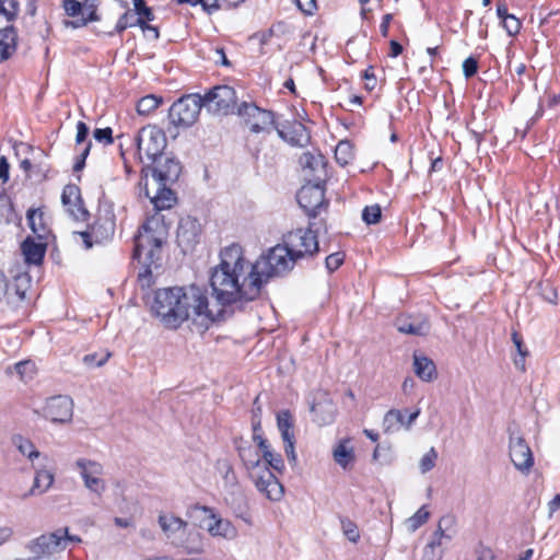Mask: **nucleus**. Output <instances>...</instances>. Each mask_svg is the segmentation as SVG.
Segmentation results:
<instances>
[{
	"label": "nucleus",
	"mask_w": 560,
	"mask_h": 560,
	"mask_svg": "<svg viewBox=\"0 0 560 560\" xmlns=\"http://www.w3.org/2000/svg\"><path fill=\"white\" fill-rule=\"evenodd\" d=\"M210 285L215 304L223 310L254 301L261 292L253 262L244 257L243 248L237 244L221 250L220 262L211 272Z\"/></svg>",
	"instance_id": "nucleus-1"
},
{
	"label": "nucleus",
	"mask_w": 560,
	"mask_h": 560,
	"mask_svg": "<svg viewBox=\"0 0 560 560\" xmlns=\"http://www.w3.org/2000/svg\"><path fill=\"white\" fill-rule=\"evenodd\" d=\"M167 228L159 215L145 221L135 237L133 258L142 265L139 271L138 282L141 288L152 284V267H160L163 244L167 238Z\"/></svg>",
	"instance_id": "nucleus-2"
},
{
	"label": "nucleus",
	"mask_w": 560,
	"mask_h": 560,
	"mask_svg": "<svg viewBox=\"0 0 560 560\" xmlns=\"http://www.w3.org/2000/svg\"><path fill=\"white\" fill-rule=\"evenodd\" d=\"M154 167H143L140 189L156 210L170 209L176 201L171 185L174 184L182 172L178 161L170 156H159Z\"/></svg>",
	"instance_id": "nucleus-3"
},
{
	"label": "nucleus",
	"mask_w": 560,
	"mask_h": 560,
	"mask_svg": "<svg viewBox=\"0 0 560 560\" xmlns=\"http://www.w3.org/2000/svg\"><path fill=\"white\" fill-rule=\"evenodd\" d=\"M159 527L165 540L188 555L205 552V537L194 529L187 521L171 512H161L158 516Z\"/></svg>",
	"instance_id": "nucleus-4"
},
{
	"label": "nucleus",
	"mask_w": 560,
	"mask_h": 560,
	"mask_svg": "<svg viewBox=\"0 0 560 560\" xmlns=\"http://www.w3.org/2000/svg\"><path fill=\"white\" fill-rule=\"evenodd\" d=\"M238 455L257 491L270 501H280L284 492L283 486L268 469L267 464L262 463L260 452L253 446H242Z\"/></svg>",
	"instance_id": "nucleus-5"
},
{
	"label": "nucleus",
	"mask_w": 560,
	"mask_h": 560,
	"mask_svg": "<svg viewBox=\"0 0 560 560\" xmlns=\"http://www.w3.org/2000/svg\"><path fill=\"white\" fill-rule=\"evenodd\" d=\"M184 322L202 329H208L217 320L224 318L225 311L215 303H210L206 289L198 285L184 287Z\"/></svg>",
	"instance_id": "nucleus-6"
},
{
	"label": "nucleus",
	"mask_w": 560,
	"mask_h": 560,
	"mask_svg": "<svg viewBox=\"0 0 560 560\" xmlns=\"http://www.w3.org/2000/svg\"><path fill=\"white\" fill-rule=\"evenodd\" d=\"M184 287L159 289L151 304V312L170 329H176L184 323Z\"/></svg>",
	"instance_id": "nucleus-7"
},
{
	"label": "nucleus",
	"mask_w": 560,
	"mask_h": 560,
	"mask_svg": "<svg viewBox=\"0 0 560 560\" xmlns=\"http://www.w3.org/2000/svg\"><path fill=\"white\" fill-rule=\"evenodd\" d=\"M299 259L285 243L272 247L267 255L253 262L260 287L262 288L269 278L290 271Z\"/></svg>",
	"instance_id": "nucleus-8"
},
{
	"label": "nucleus",
	"mask_w": 560,
	"mask_h": 560,
	"mask_svg": "<svg viewBox=\"0 0 560 560\" xmlns=\"http://www.w3.org/2000/svg\"><path fill=\"white\" fill-rule=\"evenodd\" d=\"M135 143L140 161L144 162L145 159L149 163H152L162 155L167 140L160 127L148 125L139 130L135 138Z\"/></svg>",
	"instance_id": "nucleus-9"
},
{
	"label": "nucleus",
	"mask_w": 560,
	"mask_h": 560,
	"mask_svg": "<svg viewBox=\"0 0 560 560\" xmlns=\"http://www.w3.org/2000/svg\"><path fill=\"white\" fill-rule=\"evenodd\" d=\"M201 107L203 102L200 94L185 95L170 107V121L176 127L188 128L198 120Z\"/></svg>",
	"instance_id": "nucleus-10"
},
{
	"label": "nucleus",
	"mask_w": 560,
	"mask_h": 560,
	"mask_svg": "<svg viewBox=\"0 0 560 560\" xmlns=\"http://www.w3.org/2000/svg\"><path fill=\"white\" fill-rule=\"evenodd\" d=\"M81 542V538L75 535H70L68 528H58L57 530L44 534L28 544V549L32 553H57L65 549L70 544Z\"/></svg>",
	"instance_id": "nucleus-11"
},
{
	"label": "nucleus",
	"mask_w": 560,
	"mask_h": 560,
	"mask_svg": "<svg viewBox=\"0 0 560 560\" xmlns=\"http://www.w3.org/2000/svg\"><path fill=\"white\" fill-rule=\"evenodd\" d=\"M30 288L31 277L26 272L14 276L11 282L0 272V302L7 303L10 307H20Z\"/></svg>",
	"instance_id": "nucleus-12"
},
{
	"label": "nucleus",
	"mask_w": 560,
	"mask_h": 560,
	"mask_svg": "<svg viewBox=\"0 0 560 560\" xmlns=\"http://www.w3.org/2000/svg\"><path fill=\"white\" fill-rule=\"evenodd\" d=\"M236 93L229 85H218L202 96L203 107L213 114H229L236 106Z\"/></svg>",
	"instance_id": "nucleus-13"
},
{
	"label": "nucleus",
	"mask_w": 560,
	"mask_h": 560,
	"mask_svg": "<svg viewBox=\"0 0 560 560\" xmlns=\"http://www.w3.org/2000/svg\"><path fill=\"white\" fill-rule=\"evenodd\" d=\"M223 492L224 501L232 509L234 515L247 525H252V517L243 512L246 497L235 474H230L229 477L223 479Z\"/></svg>",
	"instance_id": "nucleus-14"
},
{
	"label": "nucleus",
	"mask_w": 560,
	"mask_h": 560,
	"mask_svg": "<svg viewBox=\"0 0 560 560\" xmlns=\"http://www.w3.org/2000/svg\"><path fill=\"white\" fill-rule=\"evenodd\" d=\"M284 243L295 257L305 258L318 250V242L311 229H296L285 235Z\"/></svg>",
	"instance_id": "nucleus-15"
},
{
	"label": "nucleus",
	"mask_w": 560,
	"mask_h": 560,
	"mask_svg": "<svg viewBox=\"0 0 560 560\" xmlns=\"http://www.w3.org/2000/svg\"><path fill=\"white\" fill-rule=\"evenodd\" d=\"M203 513L207 514L208 523L206 530L213 538H221L228 541H233L238 538L237 527L229 518H223L212 508L200 506Z\"/></svg>",
	"instance_id": "nucleus-16"
},
{
	"label": "nucleus",
	"mask_w": 560,
	"mask_h": 560,
	"mask_svg": "<svg viewBox=\"0 0 560 560\" xmlns=\"http://www.w3.org/2000/svg\"><path fill=\"white\" fill-rule=\"evenodd\" d=\"M42 416L52 423L70 422L73 416V401L66 395L52 396L46 400Z\"/></svg>",
	"instance_id": "nucleus-17"
},
{
	"label": "nucleus",
	"mask_w": 560,
	"mask_h": 560,
	"mask_svg": "<svg viewBox=\"0 0 560 560\" xmlns=\"http://www.w3.org/2000/svg\"><path fill=\"white\" fill-rule=\"evenodd\" d=\"M238 115L244 118L245 125L254 133L267 132L273 125L272 113L254 104H242L238 108Z\"/></svg>",
	"instance_id": "nucleus-18"
},
{
	"label": "nucleus",
	"mask_w": 560,
	"mask_h": 560,
	"mask_svg": "<svg viewBox=\"0 0 560 560\" xmlns=\"http://www.w3.org/2000/svg\"><path fill=\"white\" fill-rule=\"evenodd\" d=\"M510 457L514 467L521 472L527 474L534 465L532 450L522 435L510 431Z\"/></svg>",
	"instance_id": "nucleus-19"
},
{
	"label": "nucleus",
	"mask_w": 560,
	"mask_h": 560,
	"mask_svg": "<svg viewBox=\"0 0 560 560\" xmlns=\"http://www.w3.org/2000/svg\"><path fill=\"white\" fill-rule=\"evenodd\" d=\"M455 535L456 529L454 517L448 515L441 517L433 534L432 540L424 549V558L427 560H439L440 555L438 557L434 556L435 548H440L443 545L450 542Z\"/></svg>",
	"instance_id": "nucleus-20"
},
{
	"label": "nucleus",
	"mask_w": 560,
	"mask_h": 560,
	"mask_svg": "<svg viewBox=\"0 0 560 560\" xmlns=\"http://www.w3.org/2000/svg\"><path fill=\"white\" fill-rule=\"evenodd\" d=\"M298 202L310 217H316L326 206L324 189L318 184L304 185L298 192Z\"/></svg>",
	"instance_id": "nucleus-21"
},
{
	"label": "nucleus",
	"mask_w": 560,
	"mask_h": 560,
	"mask_svg": "<svg viewBox=\"0 0 560 560\" xmlns=\"http://www.w3.org/2000/svg\"><path fill=\"white\" fill-rule=\"evenodd\" d=\"M276 129L279 137L291 145L305 147L311 140L310 132L300 121L285 122Z\"/></svg>",
	"instance_id": "nucleus-22"
},
{
	"label": "nucleus",
	"mask_w": 560,
	"mask_h": 560,
	"mask_svg": "<svg viewBox=\"0 0 560 560\" xmlns=\"http://www.w3.org/2000/svg\"><path fill=\"white\" fill-rule=\"evenodd\" d=\"M277 425L284 443V452L290 463H296V454L294 452V435L291 432L293 421L289 411H280L277 415Z\"/></svg>",
	"instance_id": "nucleus-23"
},
{
	"label": "nucleus",
	"mask_w": 560,
	"mask_h": 560,
	"mask_svg": "<svg viewBox=\"0 0 560 560\" xmlns=\"http://www.w3.org/2000/svg\"><path fill=\"white\" fill-rule=\"evenodd\" d=\"M199 234L200 224L196 219L186 217L179 221L177 228V241L180 246L185 248L191 247L196 243Z\"/></svg>",
	"instance_id": "nucleus-24"
},
{
	"label": "nucleus",
	"mask_w": 560,
	"mask_h": 560,
	"mask_svg": "<svg viewBox=\"0 0 560 560\" xmlns=\"http://www.w3.org/2000/svg\"><path fill=\"white\" fill-rule=\"evenodd\" d=\"M61 201L66 211L75 220L85 215V210L81 206L79 188L74 185H67L61 195Z\"/></svg>",
	"instance_id": "nucleus-25"
},
{
	"label": "nucleus",
	"mask_w": 560,
	"mask_h": 560,
	"mask_svg": "<svg viewBox=\"0 0 560 560\" xmlns=\"http://www.w3.org/2000/svg\"><path fill=\"white\" fill-rule=\"evenodd\" d=\"M46 462L43 460L40 465L33 464L35 469L33 486L24 498L45 493L52 486L55 477L50 470L45 468Z\"/></svg>",
	"instance_id": "nucleus-26"
},
{
	"label": "nucleus",
	"mask_w": 560,
	"mask_h": 560,
	"mask_svg": "<svg viewBox=\"0 0 560 560\" xmlns=\"http://www.w3.org/2000/svg\"><path fill=\"white\" fill-rule=\"evenodd\" d=\"M398 331L402 334L423 336L428 334L430 325L424 317H400L396 322Z\"/></svg>",
	"instance_id": "nucleus-27"
},
{
	"label": "nucleus",
	"mask_w": 560,
	"mask_h": 560,
	"mask_svg": "<svg viewBox=\"0 0 560 560\" xmlns=\"http://www.w3.org/2000/svg\"><path fill=\"white\" fill-rule=\"evenodd\" d=\"M73 468L78 471L82 482L88 480V478H95L97 476L105 475L103 464L86 457L77 458L73 463Z\"/></svg>",
	"instance_id": "nucleus-28"
},
{
	"label": "nucleus",
	"mask_w": 560,
	"mask_h": 560,
	"mask_svg": "<svg viewBox=\"0 0 560 560\" xmlns=\"http://www.w3.org/2000/svg\"><path fill=\"white\" fill-rule=\"evenodd\" d=\"M300 164L304 170H308L316 179L325 175L326 161L319 152H304L300 158Z\"/></svg>",
	"instance_id": "nucleus-29"
},
{
	"label": "nucleus",
	"mask_w": 560,
	"mask_h": 560,
	"mask_svg": "<svg viewBox=\"0 0 560 560\" xmlns=\"http://www.w3.org/2000/svg\"><path fill=\"white\" fill-rule=\"evenodd\" d=\"M21 249L27 264L39 265L46 253V243L35 242L27 237L22 243Z\"/></svg>",
	"instance_id": "nucleus-30"
},
{
	"label": "nucleus",
	"mask_w": 560,
	"mask_h": 560,
	"mask_svg": "<svg viewBox=\"0 0 560 560\" xmlns=\"http://www.w3.org/2000/svg\"><path fill=\"white\" fill-rule=\"evenodd\" d=\"M28 226L38 240H46L49 230L42 209H30L26 214Z\"/></svg>",
	"instance_id": "nucleus-31"
},
{
	"label": "nucleus",
	"mask_w": 560,
	"mask_h": 560,
	"mask_svg": "<svg viewBox=\"0 0 560 560\" xmlns=\"http://www.w3.org/2000/svg\"><path fill=\"white\" fill-rule=\"evenodd\" d=\"M334 460L343 469H348L354 463V450L350 445V440H341L332 450Z\"/></svg>",
	"instance_id": "nucleus-32"
},
{
	"label": "nucleus",
	"mask_w": 560,
	"mask_h": 560,
	"mask_svg": "<svg viewBox=\"0 0 560 560\" xmlns=\"http://www.w3.org/2000/svg\"><path fill=\"white\" fill-rule=\"evenodd\" d=\"M16 48V33L12 26L0 30V61L10 58Z\"/></svg>",
	"instance_id": "nucleus-33"
},
{
	"label": "nucleus",
	"mask_w": 560,
	"mask_h": 560,
	"mask_svg": "<svg viewBox=\"0 0 560 560\" xmlns=\"http://www.w3.org/2000/svg\"><path fill=\"white\" fill-rule=\"evenodd\" d=\"M133 7L137 14L139 15L137 23L141 26L142 31L149 32L153 39L159 38L158 28L155 26L148 25L142 21V19H145L147 21H152L154 19L151 9L145 5L143 0H133Z\"/></svg>",
	"instance_id": "nucleus-34"
},
{
	"label": "nucleus",
	"mask_w": 560,
	"mask_h": 560,
	"mask_svg": "<svg viewBox=\"0 0 560 560\" xmlns=\"http://www.w3.org/2000/svg\"><path fill=\"white\" fill-rule=\"evenodd\" d=\"M12 441L19 452L32 462V465L35 464V460L39 458L42 460H47V456H42L31 440L22 435H15L13 436Z\"/></svg>",
	"instance_id": "nucleus-35"
},
{
	"label": "nucleus",
	"mask_w": 560,
	"mask_h": 560,
	"mask_svg": "<svg viewBox=\"0 0 560 560\" xmlns=\"http://www.w3.org/2000/svg\"><path fill=\"white\" fill-rule=\"evenodd\" d=\"M413 369L417 376L424 382H430L435 373L433 361L417 353L413 354Z\"/></svg>",
	"instance_id": "nucleus-36"
},
{
	"label": "nucleus",
	"mask_w": 560,
	"mask_h": 560,
	"mask_svg": "<svg viewBox=\"0 0 560 560\" xmlns=\"http://www.w3.org/2000/svg\"><path fill=\"white\" fill-rule=\"evenodd\" d=\"M311 411L314 413L315 420L319 424H327L334 420V406L330 401L325 404L314 402L311 407Z\"/></svg>",
	"instance_id": "nucleus-37"
},
{
	"label": "nucleus",
	"mask_w": 560,
	"mask_h": 560,
	"mask_svg": "<svg viewBox=\"0 0 560 560\" xmlns=\"http://www.w3.org/2000/svg\"><path fill=\"white\" fill-rule=\"evenodd\" d=\"M83 486L90 493H92L97 499H101L107 491V482L104 479V476L88 478V480L83 481Z\"/></svg>",
	"instance_id": "nucleus-38"
},
{
	"label": "nucleus",
	"mask_w": 560,
	"mask_h": 560,
	"mask_svg": "<svg viewBox=\"0 0 560 560\" xmlns=\"http://www.w3.org/2000/svg\"><path fill=\"white\" fill-rule=\"evenodd\" d=\"M162 103V98L150 94L140 98L137 103V112L139 115H150Z\"/></svg>",
	"instance_id": "nucleus-39"
},
{
	"label": "nucleus",
	"mask_w": 560,
	"mask_h": 560,
	"mask_svg": "<svg viewBox=\"0 0 560 560\" xmlns=\"http://www.w3.org/2000/svg\"><path fill=\"white\" fill-rule=\"evenodd\" d=\"M430 513L425 506H421L412 516L406 520L405 525L408 532L413 533L429 520Z\"/></svg>",
	"instance_id": "nucleus-40"
},
{
	"label": "nucleus",
	"mask_w": 560,
	"mask_h": 560,
	"mask_svg": "<svg viewBox=\"0 0 560 560\" xmlns=\"http://www.w3.org/2000/svg\"><path fill=\"white\" fill-rule=\"evenodd\" d=\"M336 161L340 165H347L353 159V149L349 141H340L335 149Z\"/></svg>",
	"instance_id": "nucleus-41"
},
{
	"label": "nucleus",
	"mask_w": 560,
	"mask_h": 560,
	"mask_svg": "<svg viewBox=\"0 0 560 560\" xmlns=\"http://www.w3.org/2000/svg\"><path fill=\"white\" fill-rule=\"evenodd\" d=\"M383 429L385 433L399 431V410L392 409L385 413L383 419Z\"/></svg>",
	"instance_id": "nucleus-42"
},
{
	"label": "nucleus",
	"mask_w": 560,
	"mask_h": 560,
	"mask_svg": "<svg viewBox=\"0 0 560 560\" xmlns=\"http://www.w3.org/2000/svg\"><path fill=\"white\" fill-rule=\"evenodd\" d=\"M262 463L267 464L268 469L272 468L276 471L282 472L284 469V463L280 454L275 453L271 448L269 452H266L265 455H261Z\"/></svg>",
	"instance_id": "nucleus-43"
},
{
	"label": "nucleus",
	"mask_w": 560,
	"mask_h": 560,
	"mask_svg": "<svg viewBox=\"0 0 560 560\" xmlns=\"http://www.w3.org/2000/svg\"><path fill=\"white\" fill-rule=\"evenodd\" d=\"M13 368L23 382L32 380L35 374V365L32 361H21Z\"/></svg>",
	"instance_id": "nucleus-44"
},
{
	"label": "nucleus",
	"mask_w": 560,
	"mask_h": 560,
	"mask_svg": "<svg viewBox=\"0 0 560 560\" xmlns=\"http://www.w3.org/2000/svg\"><path fill=\"white\" fill-rule=\"evenodd\" d=\"M19 13L18 0H0V15L4 16L8 21H12Z\"/></svg>",
	"instance_id": "nucleus-45"
},
{
	"label": "nucleus",
	"mask_w": 560,
	"mask_h": 560,
	"mask_svg": "<svg viewBox=\"0 0 560 560\" xmlns=\"http://www.w3.org/2000/svg\"><path fill=\"white\" fill-rule=\"evenodd\" d=\"M438 459V452L434 447H431L420 459L419 462V469L421 474H427L430 471L434 466L435 462Z\"/></svg>",
	"instance_id": "nucleus-46"
},
{
	"label": "nucleus",
	"mask_w": 560,
	"mask_h": 560,
	"mask_svg": "<svg viewBox=\"0 0 560 560\" xmlns=\"http://www.w3.org/2000/svg\"><path fill=\"white\" fill-rule=\"evenodd\" d=\"M382 217V210L378 205L366 206L362 212V220L366 224H376Z\"/></svg>",
	"instance_id": "nucleus-47"
},
{
	"label": "nucleus",
	"mask_w": 560,
	"mask_h": 560,
	"mask_svg": "<svg viewBox=\"0 0 560 560\" xmlns=\"http://www.w3.org/2000/svg\"><path fill=\"white\" fill-rule=\"evenodd\" d=\"M341 530L351 542H357L360 539L358 526L348 518L341 520Z\"/></svg>",
	"instance_id": "nucleus-48"
},
{
	"label": "nucleus",
	"mask_w": 560,
	"mask_h": 560,
	"mask_svg": "<svg viewBox=\"0 0 560 560\" xmlns=\"http://www.w3.org/2000/svg\"><path fill=\"white\" fill-rule=\"evenodd\" d=\"M82 5V12L81 15L84 16L89 22H95L98 21L100 18L96 13L97 4L95 0H84Z\"/></svg>",
	"instance_id": "nucleus-49"
},
{
	"label": "nucleus",
	"mask_w": 560,
	"mask_h": 560,
	"mask_svg": "<svg viewBox=\"0 0 560 560\" xmlns=\"http://www.w3.org/2000/svg\"><path fill=\"white\" fill-rule=\"evenodd\" d=\"M501 23L510 36L516 35L521 30V21L513 14L511 16H505Z\"/></svg>",
	"instance_id": "nucleus-50"
},
{
	"label": "nucleus",
	"mask_w": 560,
	"mask_h": 560,
	"mask_svg": "<svg viewBox=\"0 0 560 560\" xmlns=\"http://www.w3.org/2000/svg\"><path fill=\"white\" fill-rule=\"evenodd\" d=\"M109 355V353H104L102 355H98L96 353L86 354L83 358V362L89 368H98L102 366L108 360Z\"/></svg>",
	"instance_id": "nucleus-51"
},
{
	"label": "nucleus",
	"mask_w": 560,
	"mask_h": 560,
	"mask_svg": "<svg viewBox=\"0 0 560 560\" xmlns=\"http://www.w3.org/2000/svg\"><path fill=\"white\" fill-rule=\"evenodd\" d=\"M93 137L96 141L109 144L113 142L112 128H97L93 131Z\"/></svg>",
	"instance_id": "nucleus-52"
},
{
	"label": "nucleus",
	"mask_w": 560,
	"mask_h": 560,
	"mask_svg": "<svg viewBox=\"0 0 560 560\" xmlns=\"http://www.w3.org/2000/svg\"><path fill=\"white\" fill-rule=\"evenodd\" d=\"M63 9H65L66 13L72 18L81 15V12H82L81 2H79L77 0H65Z\"/></svg>",
	"instance_id": "nucleus-53"
},
{
	"label": "nucleus",
	"mask_w": 560,
	"mask_h": 560,
	"mask_svg": "<svg viewBox=\"0 0 560 560\" xmlns=\"http://www.w3.org/2000/svg\"><path fill=\"white\" fill-rule=\"evenodd\" d=\"M343 262V255L341 253H334L326 258V267L329 271H335Z\"/></svg>",
	"instance_id": "nucleus-54"
},
{
	"label": "nucleus",
	"mask_w": 560,
	"mask_h": 560,
	"mask_svg": "<svg viewBox=\"0 0 560 560\" xmlns=\"http://www.w3.org/2000/svg\"><path fill=\"white\" fill-rule=\"evenodd\" d=\"M478 70V62L475 58L469 57L463 62V71L466 78L472 77Z\"/></svg>",
	"instance_id": "nucleus-55"
},
{
	"label": "nucleus",
	"mask_w": 560,
	"mask_h": 560,
	"mask_svg": "<svg viewBox=\"0 0 560 560\" xmlns=\"http://www.w3.org/2000/svg\"><path fill=\"white\" fill-rule=\"evenodd\" d=\"M298 8L306 13V14H313L314 10L316 9V1L315 0H294Z\"/></svg>",
	"instance_id": "nucleus-56"
},
{
	"label": "nucleus",
	"mask_w": 560,
	"mask_h": 560,
	"mask_svg": "<svg viewBox=\"0 0 560 560\" xmlns=\"http://www.w3.org/2000/svg\"><path fill=\"white\" fill-rule=\"evenodd\" d=\"M89 133V128L83 121H79L77 125V136H75V142L78 145L82 144Z\"/></svg>",
	"instance_id": "nucleus-57"
},
{
	"label": "nucleus",
	"mask_w": 560,
	"mask_h": 560,
	"mask_svg": "<svg viewBox=\"0 0 560 560\" xmlns=\"http://www.w3.org/2000/svg\"><path fill=\"white\" fill-rule=\"evenodd\" d=\"M90 149H91V142H89L88 144L84 145V148L82 149L81 153L79 154V159L78 161L75 162L74 164V171L78 172L80 170L83 168L84 166V161L90 152Z\"/></svg>",
	"instance_id": "nucleus-58"
},
{
	"label": "nucleus",
	"mask_w": 560,
	"mask_h": 560,
	"mask_svg": "<svg viewBox=\"0 0 560 560\" xmlns=\"http://www.w3.org/2000/svg\"><path fill=\"white\" fill-rule=\"evenodd\" d=\"M77 19L75 20H67L63 22V25L66 27H71V28H80V27H83L85 26L89 21L82 16V15H79V16H75Z\"/></svg>",
	"instance_id": "nucleus-59"
},
{
	"label": "nucleus",
	"mask_w": 560,
	"mask_h": 560,
	"mask_svg": "<svg viewBox=\"0 0 560 560\" xmlns=\"http://www.w3.org/2000/svg\"><path fill=\"white\" fill-rule=\"evenodd\" d=\"M217 468L222 479L229 477L230 474H235L232 466L226 460H219Z\"/></svg>",
	"instance_id": "nucleus-60"
},
{
	"label": "nucleus",
	"mask_w": 560,
	"mask_h": 560,
	"mask_svg": "<svg viewBox=\"0 0 560 560\" xmlns=\"http://www.w3.org/2000/svg\"><path fill=\"white\" fill-rule=\"evenodd\" d=\"M201 5L203 7L205 10L211 12L213 10L222 8L223 5H225V3L223 2V0H201Z\"/></svg>",
	"instance_id": "nucleus-61"
},
{
	"label": "nucleus",
	"mask_w": 560,
	"mask_h": 560,
	"mask_svg": "<svg viewBox=\"0 0 560 560\" xmlns=\"http://www.w3.org/2000/svg\"><path fill=\"white\" fill-rule=\"evenodd\" d=\"M10 165L5 156H0V178L3 183L9 180Z\"/></svg>",
	"instance_id": "nucleus-62"
},
{
	"label": "nucleus",
	"mask_w": 560,
	"mask_h": 560,
	"mask_svg": "<svg viewBox=\"0 0 560 560\" xmlns=\"http://www.w3.org/2000/svg\"><path fill=\"white\" fill-rule=\"evenodd\" d=\"M13 535V530L10 527H1L0 528V546L7 542L11 536Z\"/></svg>",
	"instance_id": "nucleus-63"
},
{
	"label": "nucleus",
	"mask_w": 560,
	"mask_h": 560,
	"mask_svg": "<svg viewBox=\"0 0 560 560\" xmlns=\"http://www.w3.org/2000/svg\"><path fill=\"white\" fill-rule=\"evenodd\" d=\"M393 20V15L392 14H385L383 16V21L381 23V33L383 36H387V33H388V26H389V23L390 21Z\"/></svg>",
	"instance_id": "nucleus-64"
}]
</instances>
